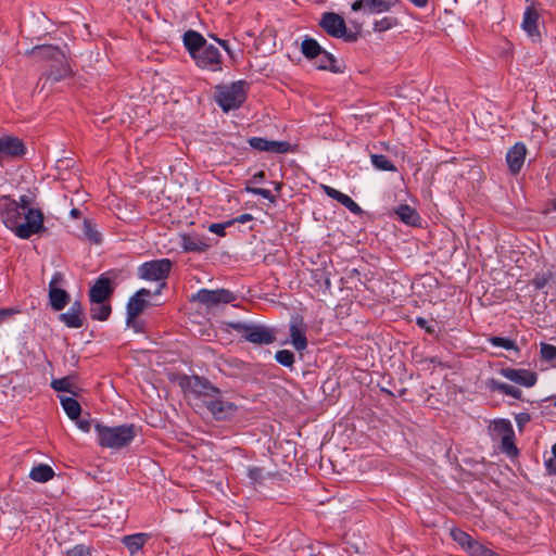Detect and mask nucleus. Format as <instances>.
<instances>
[{
	"mask_svg": "<svg viewBox=\"0 0 556 556\" xmlns=\"http://www.w3.org/2000/svg\"><path fill=\"white\" fill-rule=\"evenodd\" d=\"M203 405L207 408L214 419L229 420L237 414V406L228 401L222 391L210 382L200 383L198 391Z\"/></svg>",
	"mask_w": 556,
	"mask_h": 556,
	"instance_id": "obj_1",
	"label": "nucleus"
},
{
	"mask_svg": "<svg viewBox=\"0 0 556 556\" xmlns=\"http://www.w3.org/2000/svg\"><path fill=\"white\" fill-rule=\"evenodd\" d=\"M72 236L88 245H100L103 240L99 225L86 207H72Z\"/></svg>",
	"mask_w": 556,
	"mask_h": 556,
	"instance_id": "obj_2",
	"label": "nucleus"
},
{
	"mask_svg": "<svg viewBox=\"0 0 556 556\" xmlns=\"http://www.w3.org/2000/svg\"><path fill=\"white\" fill-rule=\"evenodd\" d=\"M98 443L102 447L119 450L127 446L136 437V429L132 425H119L115 427L94 425Z\"/></svg>",
	"mask_w": 556,
	"mask_h": 556,
	"instance_id": "obj_3",
	"label": "nucleus"
},
{
	"mask_svg": "<svg viewBox=\"0 0 556 556\" xmlns=\"http://www.w3.org/2000/svg\"><path fill=\"white\" fill-rule=\"evenodd\" d=\"M24 206L10 197L0 198V218L4 225L22 239H27L26 228L21 227V216L24 214Z\"/></svg>",
	"mask_w": 556,
	"mask_h": 556,
	"instance_id": "obj_4",
	"label": "nucleus"
},
{
	"mask_svg": "<svg viewBox=\"0 0 556 556\" xmlns=\"http://www.w3.org/2000/svg\"><path fill=\"white\" fill-rule=\"evenodd\" d=\"M490 435L493 441L501 442V448L509 456L517 454L514 443L515 432L511 422L507 419H498L489 427Z\"/></svg>",
	"mask_w": 556,
	"mask_h": 556,
	"instance_id": "obj_5",
	"label": "nucleus"
},
{
	"mask_svg": "<svg viewBox=\"0 0 556 556\" xmlns=\"http://www.w3.org/2000/svg\"><path fill=\"white\" fill-rule=\"evenodd\" d=\"M232 328L240 332L247 341L254 344L268 345L276 340L274 330L265 326L236 323L232 324Z\"/></svg>",
	"mask_w": 556,
	"mask_h": 556,
	"instance_id": "obj_6",
	"label": "nucleus"
},
{
	"mask_svg": "<svg viewBox=\"0 0 556 556\" xmlns=\"http://www.w3.org/2000/svg\"><path fill=\"white\" fill-rule=\"evenodd\" d=\"M245 100L244 83L238 81L230 86L222 87L216 94L219 106L228 112L239 108Z\"/></svg>",
	"mask_w": 556,
	"mask_h": 556,
	"instance_id": "obj_7",
	"label": "nucleus"
},
{
	"mask_svg": "<svg viewBox=\"0 0 556 556\" xmlns=\"http://www.w3.org/2000/svg\"><path fill=\"white\" fill-rule=\"evenodd\" d=\"M73 378L74 375L72 374V379ZM83 391L84 390L81 388L77 387L72 381V421L83 433H89L92 428L93 420L88 412L84 413L81 403L78 400L81 397Z\"/></svg>",
	"mask_w": 556,
	"mask_h": 556,
	"instance_id": "obj_8",
	"label": "nucleus"
},
{
	"mask_svg": "<svg viewBox=\"0 0 556 556\" xmlns=\"http://www.w3.org/2000/svg\"><path fill=\"white\" fill-rule=\"evenodd\" d=\"M172 265L168 258L146 262L139 266L138 274L141 279L149 281L165 280L169 275Z\"/></svg>",
	"mask_w": 556,
	"mask_h": 556,
	"instance_id": "obj_9",
	"label": "nucleus"
},
{
	"mask_svg": "<svg viewBox=\"0 0 556 556\" xmlns=\"http://www.w3.org/2000/svg\"><path fill=\"white\" fill-rule=\"evenodd\" d=\"M193 299L207 308H214L218 307L219 305L233 302L237 296L227 289H201L197 292Z\"/></svg>",
	"mask_w": 556,
	"mask_h": 556,
	"instance_id": "obj_10",
	"label": "nucleus"
},
{
	"mask_svg": "<svg viewBox=\"0 0 556 556\" xmlns=\"http://www.w3.org/2000/svg\"><path fill=\"white\" fill-rule=\"evenodd\" d=\"M201 68H207L216 72L222 70V55L219 50L213 45H205L192 58Z\"/></svg>",
	"mask_w": 556,
	"mask_h": 556,
	"instance_id": "obj_11",
	"label": "nucleus"
},
{
	"mask_svg": "<svg viewBox=\"0 0 556 556\" xmlns=\"http://www.w3.org/2000/svg\"><path fill=\"white\" fill-rule=\"evenodd\" d=\"M397 3L399 0H356L352 3V10L366 14H381L391 11Z\"/></svg>",
	"mask_w": 556,
	"mask_h": 556,
	"instance_id": "obj_12",
	"label": "nucleus"
},
{
	"mask_svg": "<svg viewBox=\"0 0 556 556\" xmlns=\"http://www.w3.org/2000/svg\"><path fill=\"white\" fill-rule=\"evenodd\" d=\"M24 214L18 223L21 227L26 228L27 238L38 233L43 228V215L40 210L33 206H24Z\"/></svg>",
	"mask_w": 556,
	"mask_h": 556,
	"instance_id": "obj_13",
	"label": "nucleus"
},
{
	"mask_svg": "<svg viewBox=\"0 0 556 556\" xmlns=\"http://www.w3.org/2000/svg\"><path fill=\"white\" fill-rule=\"evenodd\" d=\"M500 374L504 378L526 388L533 387L538 380V375L534 371L528 369H516L506 367L502 368L500 370Z\"/></svg>",
	"mask_w": 556,
	"mask_h": 556,
	"instance_id": "obj_14",
	"label": "nucleus"
},
{
	"mask_svg": "<svg viewBox=\"0 0 556 556\" xmlns=\"http://www.w3.org/2000/svg\"><path fill=\"white\" fill-rule=\"evenodd\" d=\"M306 325L300 316H293L290 320L289 332L291 338V344L293 348L301 352L307 348V340L305 337Z\"/></svg>",
	"mask_w": 556,
	"mask_h": 556,
	"instance_id": "obj_15",
	"label": "nucleus"
},
{
	"mask_svg": "<svg viewBox=\"0 0 556 556\" xmlns=\"http://www.w3.org/2000/svg\"><path fill=\"white\" fill-rule=\"evenodd\" d=\"M249 144L262 152L282 154L290 150V143L287 141L267 140L261 137H252L248 140Z\"/></svg>",
	"mask_w": 556,
	"mask_h": 556,
	"instance_id": "obj_16",
	"label": "nucleus"
},
{
	"mask_svg": "<svg viewBox=\"0 0 556 556\" xmlns=\"http://www.w3.org/2000/svg\"><path fill=\"white\" fill-rule=\"evenodd\" d=\"M150 295V291L147 289H140L135 295H132L127 303V319L128 326L143 312L148 302L143 296Z\"/></svg>",
	"mask_w": 556,
	"mask_h": 556,
	"instance_id": "obj_17",
	"label": "nucleus"
},
{
	"mask_svg": "<svg viewBox=\"0 0 556 556\" xmlns=\"http://www.w3.org/2000/svg\"><path fill=\"white\" fill-rule=\"evenodd\" d=\"M25 153V147L16 137H4L0 139V162L17 157Z\"/></svg>",
	"mask_w": 556,
	"mask_h": 556,
	"instance_id": "obj_18",
	"label": "nucleus"
},
{
	"mask_svg": "<svg viewBox=\"0 0 556 556\" xmlns=\"http://www.w3.org/2000/svg\"><path fill=\"white\" fill-rule=\"evenodd\" d=\"M320 25L330 36L336 38H342L346 31L344 20L336 13H325Z\"/></svg>",
	"mask_w": 556,
	"mask_h": 556,
	"instance_id": "obj_19",
	"label": "nucleus"
},
{
	"mask_svg": "<svg viewBox=\"0 0 556 556\" xmlns=\"http://www.w3.org/2000/svg\"><path fill=\"white\" fill-rule=\"evenodd\" d=\"M527 155V148L523 143L517 142L515 146H513L507 154H506V162L509 168V172L513 175H516L520 172L521 167L525 164Z\"/></svg>",
	"mask_w": 556,
	"mask_h": 556,
	"instance_id": "obj_20",
	"label": "nucleus"
},
{
	"mask_svg": "<svg viewBox=\"0 0 556 556\" xmlns=\"http://www.w3.org/2000/svg\"><path fill=\"white\" fill-rule=\"evenodd\" d=\"M113 293L111 280L106 277H99L89 290L90 302L109 301Z\"/></svg>",
	"mask_w": 556,
	"mask_h": 556,
	"instance_id": "obj_21",
	"label": "nucleus"
},
{
	"mask_svg": "<svg viewBox=\"0 0 556 556\" xmlns=\"http://www.w3.org/2000/svg\"><path fill=\"white\" fill-rule=\"evenodd\" d=\"M323 190L325 193L330 197L333 200H337L339 203H341L343 206H345L349 211H351L354 214H359L362 212L361 206L348 194H344L340 192L339 190L330 187V186H323Z\"/></svg>",
	"mask_w": 556,
	"mask_h": 556,
	"instance_id": "obj_22",
	"label": "nucleus"
},
{
	"mask_svg": "<svg viewBox=\"0 0 556 556\" xmlns=\"http://www.w3.org/2000/svg\"><path fill=\"white\" fill-rule=\"evenodd\" d=\"M522 28L533 40L540 38L539 14L535 10L528 8L523 14Z\"/></svg>",
	"mask_w": 556,
	"mask_h": 556,
	"instance_id": "obj_23",
	"label": "nucleus"
},
{
	"mask_svg": "<svg viewBox=\"0 0 556 556\" xmlns=\"http://www.w3.org/2000/svg\"><path fill=\"white\" fill-rule=\"evenodd\" d=\"M26 54H28L37 60H42V59L59 60L61 56H63V53L60 51V49L58 47H54L51 45L36 46L31 50L26 51Z\"/></svg>",
	"mask_w": 556,
	"mask_h": 556,
	"instance_id": "obj_24",
	"label": "nucleus"
},
{
	"mask_svg": "<svg viewBox=\"0 0 556 556\" xmlns=\"http://www.w3.org/2000/svg\"><path fill=\"white\" fill-rule=\"evenodd\" d=\"M184 45L193 58L206 45V41L199 33L188 30L184 35Z\"/></svg>",
	"mask_w": 556,
	"mask_h": 556,
	"instance_id": "obj_25",
	"label": "nucleus"
},
{
	"mask_svg": "<svg viewBox=\"0 0 556 556\" xmlns=\"http://www.w3.org/2000/svg\"><path fill=\"white\" fill-rule=\"evenodd\" d=\"M179 244L185 252H202L206 244L198 237L187 233L179 235Z\"/></svg>",
	"mask_w": 556,
	"mask_h": 556,
	"instance_id": "obj_26",
	"label": "nucleus"
},
{
	"mask_svg": "<svg viewBox=\"0 0 556 556\" xmlns=\"http://www.w3.org/2000/svg\"><path fill=\"white\" fill-rule=\"evenodd\" d=\"M112 313V307L109 301L90 302V316L94 320L104 321Z\"/></svg>",
	"mask_w": 556,
	"mask_h": 556,
	"instance_id": "obj_27",
	"label": "nucleus"
},
{
	"mask_svg": "<svg viewBox=\"0 0 556 556\" xmlns=\"http://www.w3.org/2000/svg\"><path fill=\"white\" fill-rule=\"evenodd\" d=\"M68 295L62 288H49V301L54 311L63 309L67 304Z\"/></svg>",
	"mask_w": 556,
	"mask_h": 556,
	"instance_id": "obj_28",
	"label": "nucleus"
},
{
	"mask_svg": "<svg viewBox=\"0 0 556 556\" xmlns=\"http://www.w3.org/2000/svg\"><path fill=\"white\" fill-rule=\"evenodd\" d=\"M315 65L318 70H328L333 73H340L341 70L336 65V59L327 52L326 50H321L320 54L315 59Z\"/></svg>",
	"mask_w": 556,
	"mask_h": 556,
	"instance_id": "obj_29",
	"label": "nucleus"
},
{
	"mask_svg": "<svg viewBox=\"0 0 556 556\" xmlns=\"http://www.w3.org/2000/svg\"><path fill=\"white\" fill-rule=\"evenodd\" d=\"M148 540V535L144 533H136L126 535L123 538L124 545L128 548L130 555H135L139 549L142 548Z\"/></svg>",
	"mask_w": 556,
	"mask_h": 556,
	"instance_id": "obj_30",
	"label": "nucleus"
},
{
	"mask_svg": "<svg viewBox=\"0 0 556 556\" xmlns=\"http://www.w3.org/2000/svg\"><path fill=\"white\" fill-rule=\"evenodd\" d=\"M488 386L491 390L498 391L514 399H520L522 394L521 390H519L518 388L504 382H500L495 379L489 380Z\"/></svg>",
	"mask_w": 556,
	"mask_h": 556,
	"instance_id": "obj_31",
	"label": "nucleus"
},
{
	"mask_svg": "<svg viewBox=\"0 0 556 556\" xmlns=\"http://www.w3.org/2000/svg\"><path fill=\"white\" fill-rule=\"evenodd\" d=\"M53 475L52 468L45 464L35 466L29 472L30 479L40 483L49 481L52 479Z\"/></svg>",
	"mask_w": 556,
	"mask_h": 556,
	"instance_id": "obj_32",
	"label": "nucleus"
},
{
	"mask_svg": "<svg viewBox=\"0 0 556 556\" xmlns=\"http://www.w3.org/2000/svg\"><path fill=\"white\" fill-rule=\"evenodd\" d=\"M396 214L399 215L400 219L410 226L417 225L419 220L418 213L412 208L409 205L403 204L400 205L396 210Z\"/></svg>",
	"mask_w": 556,
	"mask_h": 556,
	"instance_id": "obj_33",
	"label": "nucleus"
},
{
	"mask_svg": "<svg viewBox=\"0 0 556 556\" xmlns=\"http://www.w3.org/2000/svg\"><path fill=\"white\" fill-rule=\"evenodd\" d=\"M321 50L319 43L313 38H306L302 41L301 51L307 59L314 60L320 54Z\"/></svg>",
	"mask_w": 556,
	"mask_h": 556,
	"instance_id": "obj_34",
	"label": "nucleus"
},
{
	"mask_svg": "<svg viewBox=\"0 0 556 556\" xmlns=\"http://www.w3.org/2000/svg\"><path fill=\"white\" fill-rule=\"evenodd\" d=\"M87 318L83 312V307L79 301L72 303V328H80L85 326Z\"/></svg>",
	"mask_w": 556,
	"mask_h": 556,
	"instance_id": "obj_35",
	"label": "nucleus"
},
{
	"mask_svg": "<svg viewBox=\"0 0 556 556\" xmlns=\"http://www.w3.org/2000/svg\"><path fill=\"white\" fill-rule=\"evenodd\" d=\"M372 165L379 170L395 172V165L382 154H371L370 156Z\"/></svg>",
	"mask_w": 556,
	"mask_h": 556,
	"instance_id": "obj_36",
	"label": "nucleus"
},
{
	"mask_svg": "<svg viewBox=\"0 0 556 556\" xmlns=\"http://www.w3.org/2000/svg\"><path fill=\"white\" fill-rule=\"evenodd\" d=\"M470 556H500L479 541L473 540L466 551Z\"/></svg>",
	"mask_w": 556,
	"mask_h": 556,
	"instance_id": "obj_37",
	"label": "nucleus"
},
{
	"mask_svg": "<svg viewBox=\"0 0 556 556\" xmlns=\"http://www.w3.org/2000/svg\"><path fill=\"white\" fill-rule=\"evenodd\" d=\"M451 536L453 540L458 543L465 551L468 549L469 545L472 543L475 539H472L468 533L460 529H453L451 531Z\"/></svg>",
	"mask_w": 556,
	"mask_h": 556,
	"instance_id": "obj_38",
	"label": "nucleus"
},
{
	"mask_svg": "<svg viewBox=\"0 0 556 556\" xmlns=\"http://www.w3.org/2000/svg\"><path fill=\"white\" fill-rule=\"evenodd\" d=\"M399 24V21L396 17L393 16H384L381 20H378L374 23V30L375 31H386L393 27H395Z\"/></svg>",
	"mask_w": 556,
	"mask_h": 556,
	"instance_id": "obj_39",
	"label": "nucleus"
},
{
	"mask_svg": "<svg viewBox=\"0 0 556 556\" xmlns=\"http://www.w3.org/2000/svg\"><path fill=\"white\" fill-rule=\"evenodd\" d=\"M489 342L493 345V346H496V348H503L505 350H516L518 351L517 346H516V343L515 341L510 340V339H507V338H502V337H491L489 339Z\"/></svg>",
	"mask_w": 556,
	"mask_h": 556,
	"instance_id": "obj_40",
	"label": "nucleus"
},
{
	"mask_svg": "<svg viewBox=\"0 0 556 556\" xmlns=\"http://www.w3.org/2000/svg\"><path fill=\"white\" fill-rule=\"evenodd\" d=\"M276 361L286 367H291L294 364V354L289 350H280L275 355Z\"/></svg>",
	"mask_w": 556,
	"mask_h": 556,
	"instance_id": "obj_41",
	"label": "nucleus"
},
{
	"mask_svg": "<svg viewBox=\"0 0 556 556\" xmlns=\"http://www.w3.org/2000/svg\"><path fill=\"white\" fill-rule=\"evenodd\" d=\"M554 278V274L552 271H547V273H542V274H538L531 281L532 286L536 289V290H541L543 289L548 282L551 279Z\"/></svg>",
	"mask_w": 556,
	"mask_h": 556,
	"instance_id": "obj_42",
	"label": "nucleus"
},
{
	"mask_svg": "<svg viewBox=\"0 0 556 556\" xmlns=\"http://www.w3.org/2000/svg\"><path fill=\"white\" fill-rule=\"evenodd\" d=\"M244 190L248 193L261 195L262 198L270 201L271 203L276 202L275 197L271 194L270 190H268V189L255 188L250 185H247Z\"/></svg>",
	"mask_w": 556,
	"mask_h": 556,
	"instance_id": "obj_43",
	"label": "nucleus"
},
{
	"mask_svg": "<svg viewBox=\"0 0 556 556\" xmlns=\"http://www.w3.org/2000/svg\"><path fill=\"white\" fill-rule=\"evenodd\" d=\"M541 356L547 362L556 359V346L547 343L541 344Z\"/></svg>",
	"mask_w": 556,
	"mask_h": 556,
	"instance_id": "obj_44",
	"label": "nucleus"
},
{
	"mask_svg": "<svg viewBox=\"0 0 556 556\" xmlns=\"http://www.w3.org/2000/svg\"><path fill=\"white\" fill-rule=\"evenodd\" d=\"M51 386L55 391L68 392L70 391V378L64 377L61 379H55L52 381Z\"/></svg>",
	"mask_w": 556,
	"mask_h": 556,
	"instance_id": "obj_45",
	"label": "nucleus"
},
{
	"mask_svg": "<svg viewBox=\"0 0 556 556\" xmlns=\"http://www.w3.org/2000/svg\"><path fill=\"white\" fill-rule=\"evenodd\" d=\"M553 458L545 462V467L549 473H556V443L552 447Z\"/></svg>",
	"mask_w": 556,
	"mask_h": 556,
	"instance_id": "obj_46",
	"label": "nucleus"
},
{
	"mask_svg": "<svg viewBox=\"0 0 556 556\" xmlns=\"http://www.w3.org/2000/svg\"><path fill=\"white\" fill-rule=\"evenodd\" d=\"M72 556H92L91 549L85 545H76L72 548Z\"/></svg>",
	"mask_w": 556,
	"mask_h": 556,
	"instance_id": "obj_47",
	"label": "nucleus"
},
{
	"mask_svg": "<svg viewBox=\"0 0 556 556\" xmlns=\"http://www.w3.org/2000/svg\"><path fill=\"white\" fill-rule=\"evenodd\" d=\"M248 476L251 480L257 482L263 479V470L258 467H252L248 469Z\"/></svg>",
	"mask_w": 556,
	"mask_h": 556,
	"instance_id": "obj_48",
	"label": "nucleus"
},
{
	"mask_svg": "<svg viewBox=\"0 0 556 556\" xmlns=\"http://www.w3.org/2000/svg\"><path fill=\"white\" fill-rule=\"evenodd\" d=\"M64 275L55 273L49 283V288H61L60 286L64 282Z\"/></svg>",
	"mask_w": 556,
	"mask_h": 556,
	"instance_id": "obj_49",
	"label": "nucleus"
},
{
	"mask_svg": "<svg viewBox=\"0 0 556 556\" xmlns=\"http://www.w3.org/2000/svg\"><path fill=\"white\" fill-rule=\"evenodd\" d=\"M264 179H265V172L260 170V172L255 173V174L252 176V178L248 181V184H247V185L252 186V184H260V182H262Z\"/></svg>",
	"mask_w": 556,
	"mask_h": 556,
	"instance_id": "obj_50",
	"label": "nucleus"
},
{
	"mask_svg": "<svg viewBox=\"0 0 556 556\" xmlns=\"http://www.w3.org/2000/svg\"><path fill=\"white\" fill-rule=\"evenodd\" d=\"M208 230L213 233H216V235H219V236H224L225 235V226L222 225V224H212L210 227H208Z\"/></svg>",
	"mask_w": 556,
	"mask_h": 556,
	"instance_id": "obj_51",
	"label": "nucleus"
},
{
	"mask_svg": "<svg viewBox=\"0 0 556 556\" xmlns=\"http://www.w3.org/2000/svg\"><path fill=\"white\" fill-rule=\"evenodd\" d=\"M60 401L65 414L70 417V395H60Z\"/></svg>",
	"mask_w": 556,
	"mask_h": 556,
	"instance_id": "obj_52",
	"label": "nucleus"
},
{
	"mask_svg": "<svg viewBox=\"0 0 556 556\" xmlns=\"http://www.w3.org/2000/svg\"><path fill=\"white\" fill-rule=\"evenodd\" d=\"M416 324L420 327V328H424L426 329L429 333L433 332V328L428 326V321L427 319L422 318V317H417L416 318Z\"/></svg>",
	"mask_w": 556,
	"mask_h": 556,
	"instance_id": "obj_53",
	"label": "nucleus"
},
{
	"mask_svg": "<svg viewBox=\"0 0 556 556\" xmlns=\"http://www.w3.org/2000/svg\"><path fill=\"white\" fill-rule=\"evenodd\" d=\"M529 420H530V416L528 414H526V413H522V414H519V415L516 416V421H517L519 427H521L522 425H525Z\"/></svg>",
	"mask_w": 556,
	"mask_h": 556,
	"instance_id": "obj_54",
	"label": "nucleus"
},
{
	"mask_svg": "<svg viewBox=\"0 0 556 556\" xmlns=\"http://www.w3.org/2000/svg\"><path fill=\"white\" fill-rule=\"evenodd\" d=\"M16 202H17V204H20L21 206H31V199H30V197H29V195H26V194L21 195V197H20V200H18V201H16Z\"/></svg>",
	"mask_w": 556,
	"mask_h": 556,
	"instance_id": "obj_55",
	"label": "nucleus"
},
{
	"mask_svg": "<svg viewBox=\"0 0 556 556\" xmlns=\"http://www.w3.org/2000/svg\"><path fill=\"white\" fill-rule=\"evenodd\" d=\"M13 312L11 309H0V323L9 318Z\"/></svg>",
	"mask_w": 556,
	"mask_h": 556,
	"instance_id": "obj_56",
	"label": "nucleus"
},
{
	"mask_svg": "<svg viewBox=\"0 0 556 556\" xmlns=\"http://www.w3.org/2000/svg\"><path fill=\"white\" fill-rule=\"evenodd\" d=\"M214 39L224 48V50L231 56V50L228 46V42L226 40H223V39H217L214 37Z\"/></svg>",
	"mask_w": 556,
	"mask_h": 556,
	"instance_id": "obj_57",
	"label": "nucleus"
},
{
	"mask_svg": "<svg viewBox=\"0 0 556 556\" xmlns=\"http://www.w3.org/2000/svg\"><path fill=\"white\" fill-rule=\"evenodd\" d=\"M252 218H253V217H252V215H250V214H242V215H240V216L237 218V220H238L239 223H247V222L252 220Z\"/></svg>",
	"mask_w": 556,
	"mask_h": 556,
	"instance_id": "obj_58",
	"label": "nucleus"
},
{
	"mask_svg": "<svg viewBox=\"0 0 556 556\" xmlns=\"http://www.w3.org/2000/svg\"><path fill=\"white\" fill-rule=\"evenodd\" d=\"M417 8H425L429 0H409Z\"/></svg>",
	"mask_w": 556,
	"mask_h": 556,
	"instance_id": "obj_59",
	"label": "nucleus"
},
{
	"mask_svg": "<svg viewBox=\"0 0 556 556\" xmlns=\"http://www.w3.org/2000/svg\"><path fill=\"white\" fill-rule=\"evenodd\" d=\"M75 194L77 195V201L78 202H81L84 203L87 199V193L86 192H79V191H75Z\"/></svg>",
	"mask_w": 556,
	"mask_h": 556,
	"instance_id": "obj_60",
	"label": "nucleus"
},
{
	"mask_svg": "<svg viewBox=\"0 0 556 556\" xmlns=\"http://www.w3.org/2000/svg\"><path fill=\"white\" fill-rule=\"evenodd\" d=\"M60 319L66 325L70 327V314L68 313H63L61 314L60 316Z\"/></svg>",
	"mask_w": 556,
	"mask_h": 556,
	"instance_id": "obj_61",
	"label": "nucleus"
},
{
	"mask_svg": "<svg viewBox=\"0 0 556 556\" xmlns=\"http://www.w3.org/2000/svg\"><path fill=\"white\" fill-rule=\"evenodd\" d=\"M552 211L556 212V197L551 201Z\"/></svg>",
	"mask_w": 556,
	"mask_h": 556,
	"instance_id": "obj_62",
	"label": "nucleus"
},
{
	"mask_svg": "<svg viewBox=\"0 0 556 556\" xmlns=\"http://www.w3.org/2000/svg\"><path fill=\"white\" fill-rule=\"evenodd\" d=\"M275 188H276L277 191H279L281 189V184H276Z\"/></svg>",
	"mask_w": 556,
	"mask_h": 556,
	"instance_id": "obj_63",
	"label": "nucleus"
},
{
	"mask_svg": "<svg viewBox=\"0 0 556 556\" xmlns=\"http://www.w3.org/2000/svg\"><path fill=\"white\" fill-rule=\"evenodd\" d=\"M63 163H64L63 161H59L58 168H60L61 165H63Z\"/></svg>",
	"mask_w": 556,
	"mask_h": 556,
	"instance_id": "obj_64",
	"label": "nucleus"
}]
</instances>
